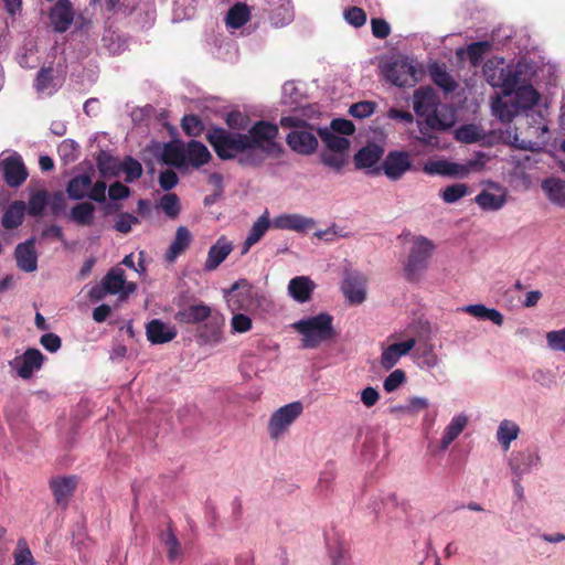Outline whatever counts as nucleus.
Listing matches in <instances>:
<instances>
[{
    "instance_id": "obj_1",
    "label": "nucleus",
    "mask_w": 565,
    "mask_h": 565,
    "mask_svg": "<svg viewBox=\"0 0 565 565\" xmlns=\"http://www.w3.org/2000/svg\"><path fill=\"white\" fill-rule=\"evenodd\" d=\"M278 134L279 128L276 124L267 120L256 121L246 134L249 153L239 157L238 163L243 167L259 168L267 157L279 156L282 148L276 141Z\"/></svg>"
},
{
    "instance_id": "obj_2",
    "label": "nucleus",
    "mask_w": 565,
    "mask_h": 565,
    "mask_svg": "<svg viewBox=\"0 0 565 565\" xmlns=\"http://www.w3.org/2000/svg\"><path fill=\"white\" fill-rule=\"evenodd\" d=\"M291 328L301 335V348L303 349H317L337 335L333 317L327 312L302 318L294 322Z\"/></svg>"
},
{
    "instance_id": "obj_3",
    "label": "nucleus",
    "mask_w": 565,
    "mask_h": 565,
    "mask_svg": "<svg viewBox=\"0 0 565 565\" xmlns=\"http://www.w3.org/2000/svg\"><path fill=\"white\" fill-rule=\"evenodd\" d=\"M206 141L221 160H233L238 156H247L248 139L246 134L225 129L220 126H211L205 134Z\"/></svg>"
},
{
    "instance_id": "obj_4",
    "label": "nucleus",
    "mask_w": 565,
    "mask_h": 565,
    "mask_svg": "<svg viewBox=\"0 0 565 565\" xmlns=\"http://www.w3.org/2000/svg\"><path fill=\"white\" fill-rule=\"evenodd\" d=\"M224 297L232 312L256 313L266 310L270 305L267 297L246 279H241L234 282L228 290H224Z\"/></svg>"
},
{
    "instance_id": "obj_5",
    "label": "nucleus",
    "mask_w": 565,
    "mask_h": 565,
    "mask_svg": "<svg viewBox=\"0 0 565 565\" xmlns=\"http://www.w3.org/2000/svg\"><path fill=\"white\" fill-rule=\"evenodd\" d=\"M439 98L435 90L429 87H419L413 95V108L417 116L425 117V120L431 129L446 131L454 125L451 115L438 111Z\"/></svg>"
},
{
    "instance_id": "obj_6",
    "label": "nucleus",
    "mask_w": 565,
    "mask_h": 565,
    "mask_svg": "<svg viewBox=\"0 0 565 565\" xmlns=\"http://www.w3.org/2000/svg\"><path fill=\"white\" fill-rule=\"evenodd\" d=\"M524 113L525 127L518 128L520 135L515 136V142L520 149L536 151L546 142L548 128L541 111L530 109Z\"/></svg>"
},
{
    "instance_id": "obj_7",
    "label": "nucleus",
    "mask_w": 565,
    "mask_h": 565,
    "mask_svg": "<svg viewBox=\"0 0 565 565\" xmlns=\"http://www.w3.org/2000/svg\"><path fill=\"white\" fill-rule=\"evenodd\" d=\"M303 405L296 401L275 411L268 422V434L271 439H280L292 423L302 414Z\"/></svg>"
},
{
    "instance_id": "obj_8",
    "label": "nucleus",
    "mask_w": 565,
    "mask_h": 565,
    "mask_svg": "<svg viewBox=\"0 0 565 565\" xmlns=\"http://www.w3.org/2000/svg\"><path fill=\"white\" fill-rule=\"evenodd\" d=\"M387 82L397 87L414 86L419 81V73L412 61L396 58L383 67Z\"/></svg>"
},
{
    "instance_id": "obj_9",
    "label": "nucleus",
    "mask_w": 565,
    "mask_h": 565,
    "mask_svg": "<svg viewBox=\"0 0 565 565\" xmlns=\"http://www.w3.org/2000/svg\"><path fill=\"white\" fill-rule=\"evenodd\" d=\"M508 465L512 477L523 478L525 475L537 470L542 465V459L537 451L526 448L512 451L509 456Z\"/></svg>"
},
{
    "instance_id": "obj_10",
    "label": "nucleus",
    "mask_w": 565,
    "mask_h": 565,
    "mask_svg": "<svg viewBox=\"0 0 565 565\" xmlns=\"http://www.w3.org/2000/svg\"><path fill=\"white\" fill-rule=\"evenodd\" d=\"M412 169L413 162L407 151H390L382 162L384 174L392 181L402 179V177Z\"/></svg>"
},
{
    "instance_id": "obj_11",
    "label": "nucleus",
    "mask_w": 565,
    "mask_h": 565,
    "mask_svg": "<svg viewBox=\"0 0 565 565\" xmlns=\"http://www.w3.org/2000/svg\"><path fill=\"white\" fill-rule=\"evenodd\" d=\"M74 15L75 11L71 0H56L47 13L50 24L57 33H64L71 28Z\"/></svg>"
},
{
    "instance_id": "obj_12",
    "label": "nucleus",
    "mask_w": 565,
    "mask_h": 565,
    "mask_svg": "<svg viewBox=\"0 0 565 565\" xmlns=\"http://www.w3.org/2000/svg\"><path fill=\"white\" fill-rule=\"evenodd\" d=\"M44 356L38 349H28L22 355L14 358L9 365L22 379H30L34 371L40 370Z\"/></svg>"
},
{
    "instance_id": "obj_13",
    "label": "nucleus",
    "mask_w": 565,
    "mask_h": 565,
    "mask_svg": "<svg viewBox=\"0 0 565 565\" xmlns=\"http://www.w3.org/2000/svg\"><path fill=\"white\" fill-rule=\"evenodd\" d=\"M430 257L429 249H411L403 266L405 278L409 281L420 279L428 267Z\"/></svg>"
},
{
    "instance_id": "obj_14",
    "label": "nucleus",
    "mask_w": 565,
    "mask_h": 565,
    "mask_svg": "<svg viewBox=\"0 0 565 565\" xmlns=\"http://www.w3.org/2000/svg\"><path fill=\"white\" fill-rule=\"evenodd\" d=\"M286 142L291 150L300 154H311L318 147L317 137L307 127L289 132L286 137Z\"/></svg>"
},
{
    "instance_id": "obj_15",
    "label": "nucleus",
    "mask_w": 565,
    "mask_h": 565,
    "mask_svg": "<svg viewBox=\"0 0 565 565\" xmlns=\"http://www.w3.org/2000/svg\"><path fill=\"white\" fill-rule=\"evenodd\" d=\"M3 179L11 188L20 186L28 178V171L19 154L9 156L2 161Z\"/></svg>"
},
{
    "instance_id": "obj_16",
    "label": "nucleus",
    "mask_w": 565,
    "mask_h": 565,
    "mask_svg": "<svg viewBox=\"0 0 565 565\" xmlns=\"http://www.w3.org/2000/svg\"><path fill=\"white\" fill-rule=\"evenodd\" d=\"M224 319L220 316H211L198 329V339L201 344L217 345L224 340L223 335Z\"/></svg>"
},
{
    "instance_id": "obj_17",
    "label": "nucleus",
    "mask_w": 565,
    "mask_h": 565,
    "mask_svg": "<svg viewBox=\"0 0 565 565\" xmlns=\"http://www.w3.org/2000/svg\"><path fill=\"white\" fill-rule=\"evenodd\" d=\"M49 484L56 504L65 508L76 489L77 479L74 476L55 477Z\"/></svg>"
},
{
    "instance_id": "obj_18",
    "label": "nucleus",
    "mask_w": 565,
    "mask_h": 565,
    "mask_svg": "<svg viewBox=\"0 0 565 565\" xmlns=\"http://www.w3.org/2000/svg\"><path fill=\"white\" fill-rule=\"evenodd\" d=\"M106 291L109 295H119L121 299L135 291L136 285L134 282H126L125 273L121 268L116 267L110 269L103 278Z\"/></svg>"
},
{
    "instance_id": "obj_19",
    "label": "nucleus",
    "mask_w": 565,
    "mask_h": 565,
    "mask_svg": "<svg viewBox=\"0 0 565 565\" xmlns=\"http://www.w3.org/2000/svg\"><path fill=\"white\" fill-rule=\"evenodd\" d=\"M330 565H352L350 544L339 535H332L327 541Z\"/></svg>"
},
{
    "instance_id": "obj_20",
    "label": "nucleus",
    "mask_w": 565,
    "mask_h": 565,
    "mask_svg": "<svg viewBox=\"0 0 565 565\" xmlns=\"http://www.w3.org/2000/svg\"><path fill=\"white\" fill-rule=\"evenodd\" d=\"M178 334L177 328L160 319H152L146 326V335L152 344H163L172 341Z\"/></svg>"
},
{
    "instance_id": "obj_21",
    "label": "nucleus",
    "mask_w": 565,
    "mask_h": 565,
    "mask_svg": "<svg viewBox=\"0 0 565 565\" xmlns=\"http://www.w3.org/2000/svg\"><path fill=\"white\" fill-rule=\"evenodd\" d=\"M416 340L411 338L404 342L393 343L385 348L381 354V365L384 370L393 369L402 356H405L414 349Z\"/></svg>"
},
{
    "instance_id": "obj_22",
    "label": "nucleus",
    "mask_w": 565,
    "mask_h": 565,
    "mask_svg": "<svg viewBox=\"0 0 565 565\" xmlns=\"http://www.w3.org/2000/svg\"><path fill=\"white\" fill-rule=\"evenodd\" d=\"M342 291L351 303H361L365 300V280L358 273H348L343 279Z\"/></svg>"
},
{
    "instance_id": "obj_23",
    "label": "nucleus",
    "mask_w": 565,
    "mask_h": 565,
    "mask_svg": "<svg viewBox=\"0 0 565 565\" xmlns=\"http://www.w3.org/2000/svg\"><path fill=\"white\" fill-rule=\"evenodd\" d=\"M423 171L430 175L466 177L469 169L460 163L449 162L447 160H435L425 163Z\"/></svg>"
},
{
    "instance_id": "obj_24",
    "label": "nucleus",
    "mask_w": 565,
    "mask_h": 565,
    "mask_svg": "<svg viewBox=\"0 0 565 565\" xmlns=\"http://www.w3.org/2000/svg\"><path fill=\"white\" fill-rule=\"evenodd\" d=\"M212 160V154L207 147L198 140H190L185 145V162L199 169Z\"/></svg>"
},
{
    "instance_id": "obj_25",
    "label": "nucleus",
    "mask_w": 565,
    "mask_h": 565,
    "mask_svg": "<svg viewBox=\"0 0 565 565\" xmlns=\"http://www.w3.org/2000/svg\"><path fill=\"white\" fill-rule=\"evenodd\" d=\"M468 420L469 418L465 414H458L451 418L449 424L445 427L440 439L439 448L441 451L447 450L452 441L458 438L468 425Z\"/></svg>"
},
{
    "instance_id": "obj_26",
    "label": "nucleus",
    "mask_w": 565,
    "mask_h": 565,
    "mask_svg": "<svg viewBox=\"0 0 565 565\" xmlns=\"http://www.w3.org/2000/svg\"><path fill=\"white\" fill-rule=\"evenodd\" d=\"M428 72L435 85L440 87L445 93H452L457 88V82L447 72L446 65L434 62L429 65Z\"/></svg>"
},
{
    "instance_id": "obj_27",
    "label": "nucleus",
    "mask_w": 565,
    "mask_h": 565,
    "mask_svg": "<svg viewBox=\"0 0 565 565\" xmlns=\"http://www.w3.org/2000/svg\"><path fill=\"white\" fill-rule=\"evenodd\" d=\"M211 316V308L200 303L179 310L174 318L181 323H200L206 321Z\"/></svg>"
},
{
    "instance_id": "obj_28",
    "label": "nucleus",
    "mask_w": 565,
    "mask_h": 565,
    "mask_svg": "<svg viewBox=\"0 0 565 565\" xmlns=\"http://www.w3.org/2000/svg\"><path fill=\"white\" fill-rule=\"evenodd\" d=\"M26 204L23 201L17 200L9 204L4 211L1 224L6 230H14L19 227L25 215Z\"/></svg>"
},
{
    "instance_id": "obj_29",
    "label": "nucleus",
    "mask_w": 565,
    "mask_h": 565,
    "mask_svg": "<svg viewBox=\"0 0 565 565\" xmlns=\"http://www.w3.org/2000/svg\"><path fill=\"white\" fill-rule=\"evenodd\" d=\"M519 435V425L511 419H503L500 422L498 426L495 438L501 448L504 451H508L511 447L512 441L518 439Z\"/></svg>"
},
{
    "instance_id": "obj_30",
    "label": "nucleus",
    "mask_w": 565,
    "mask_h": 565,
    "mask_svg": "<svg viewBox=\"0 0 565 565\" xmlns=\"http://www.w3.org/2000/svg\"><path fill=\"white\" fill-rule=\"evenodd\" d=\"M315 288L313 282L305 276L292 278L288 285L289 295L298 302H306Z\"/></svg>"
},
{
    "instance_id": "obj_31",
    "label": "nucleus",
    "mask_w": 565,
    "mask_h": 565,
    "mask_svg": "<svg viewBox=\"0 0 565 565\" xmlns=\"http://www.w3.org/2000/svg\"><path fill=\"white\" fill-rule=\"evenodd\" d=\"M276 225L280 228L292 230L297 232H307L315 227V221L298 214L280 216L276 220Z\"/></svg>"
},
{
    "instance_id": "obj_32",
    "label": "nucleus",
    "mask_w": 565,
    "mask_h": 565,
    "mask_svg": "<svg viewBox=\"0 0 565 565\" xmlns=\"http://www.w3.org/2000/svg\"><path fill=\"white\" fill-rule=\"evenodd\" d=\"M96 164L102 177H117L121 172L120 161L105 150L96 156Z\"/></svg>"
},
{
    "instance_id": "obj_33",
    "label": "nucleus",
    "mask_w": 565,
    "mask_h": 565,
    "mask_svg": "<svg viewBox=\"0 0 565 565\" xmlns=\"http://www.w3.org/2000/svg\"><path fill=\"white\" fill-rule=\"evenodd\" d=\"M161 160L168 166L182 168L185 166V147L168 142L163 146Z\"/></svg>"
},
{
    "instance_id": "obj_34",
    "label": "nucleus",
    "mask_w": 565,
    "mask_h": 565,
    "mask_svg": "<svg viewBox=\"0 0 565 565\" xmlns=\"http://www.w3.org/2000/svg\"><path fill=\"white\" fill-rule=\"evenodd\" d=\"M92 186L90 175L84 173L72 178L66 186L68 196L73 200H82L87 196Z\"/></svg>"
},
{
    "instance_id": "obj_35",
    "label": "nucleus",
    "mask_w": 565,
    "mask_h": 565,
    "mask_svg": "<svg viewBox=\"0 0 565 565\" xmlns=\"http://www.w3.org/2000/svg\"><path fill=\"white\" fill-rule=\"evenodd\" d=\"M462 310L477 319L489 320L497 326H502L503 323V316L499 310L488 308L481 303L468 305Z\"/></svg>"
},
{
    "instance_id": "obj_36",
    "label": "nucleus",
    "mask_w": 565,
    "mask_h": 565,
    "mask_svg": "<svg viewBox=\"0 0 565 565\" xmlns=\"http://www.w3.org/2000/svg\"><path fill=\"white\" fill-rule=\"evenodd\" d=\"M542 189L553 203L565 206V181L550 178L542 182Z\"/></svg>"
},
{
    "instance_id": "obj_37",
    "label": "nucleus",
    "mask_w": 565,
    "mask_h": 565,
    "mask_svg": "<svg viewBox=\"0 0 565 565\" xmlns=\"http://www.w3.org/2000/svg\"><path fill=\"white\" fill-rule=\"evenodd\" d=\"M516 104L524 111L533 109L540 100V94L532 85H522L515 90Z\"/></svg>"
},
{
    "instance_id": "obj_38",
    "label": "nucleus",
    "mask_w": 565,
    "mask_h": 565,
    "mask_svg": "<svg viewBox=\"0 0 565 565\" xmlns=\"http://www.w3.org/2000/svg\"><path fill=\"white\" fill-rule=\"evenodd\" d=\"M382 149L374 147H363L354 156V163L358 169L371 168L381 158Z\"/></svg>"
},
{
    "instance_id": "obj_39",
    "label": "nucleus",
    "mask_w": 565,
    "mask_h": 565,
    "mask_svg": "<svg viewBox=\"0 0 565 565\" xmlns=\"http://www.w3.org/2000/svg\"><path fill=\"white\" fill-rule=\"evenodd\" d=\"M95 206L90 202L76 204L71 210V218L82 226H90L94 223Z\"/></svg>"
},
{
    "instance_id": "obj_40",
    "label": "nucleus",
    "mask_w": 565,
    "mask_h": 565,
    "mask_svg": "<svg viewBox=\"0 0 565 565\" xmlns=\"http://www.w3.org/2000/svg\"><path fill=\"white\" fill-rule=\"evenodd\" d=\"M249 18H250V12H249L247 4L239 2V3L234 4L228 10L227 15H226V23H227V25H230L234 29H239L248 22Z\"/></svg>"
},
{
    "instance_id": "obj_41",
    "label": "nucleus",
    "mask_w": 565,
    "mask_h": 565,
    "mask_svg": "<svg viewBox=\"0 0 565 565\" xmlns=\"http://www.w3.org/2000/svg\"><path fill=\"white\" fill-rule=\"evenodd\" d=\"M47 205L49 194L46 190H39L30 195L26 206L28 214L33 217L42 216Z\"/></svg>"
},
{
    "instance_id": "obj_42",
    "label": "nucleus",
    "mask_w": 565,
    "mask_h": 565,
    "mask_svg": "<svg viewBox=\"0 0 565 565\" xmlns=\"http://www.w3.org/2000/svg\"><path fill=\"white\" fill-rule=\"evenodd\" d=\"M161 540L167 548V557L169 562H180L183 555L181 544L171 529H169L167 533L162 534Z\"/></svg>"
},
{
    "instance_id": "obj_43",
    "label": "nucleus",
    "mask_w": 565,
    "mask_h": 565,
    "mask_svg": "<svg viewBox=\"0 0 565 565\" xmlns=\"http://www.w3.org/2000/svg\"><path fill=\"white\" fill-rule=\"evenodd\" d=\"M270 226V221L268 218L267 213L257 218V221L253 224L247 237L244 242V247H252L256 244L266 233V231Z\"/></svg>"
},
{
    "instance_id": "obj_44",
    "label": "nucleus",
    "mask_w": 565,
    "mask_h": 565,
    "mask_svg": "<svg viewBox=\"0 0 565 565\" xmlns=\"http://www.w3.org/2000/svg\"><path fill=\"white\" fill-rule=\"evenodd\" d=\"M34 88L39 93H44L49 89H56L54 70L52 66H42L40 68L34 81Z\"/></svg>"
},
{
    "instance_id": "obj_45",
    "label": "nucleus",
    "mask_w": 565,
    "mask_h": 565,
    "mask_svg": "<svg viewBox=\"0 0 565 565\" xmlns=\"http://www.w3.org/2000/svg\"><path fill=\"white\" fill-rule=\"evenodd\" d=\"M15 260L18 267L23 271L32 273L38 268L35 249H15Z\"/></svg>"
},
{
    "instance_id": "obj_46",
    "label": "nucleus",
    "mask_w": 565,
    "mask_h": 565,
    "mask_svg": "<svg viewBox=\"0 0 565 565\" xmlns=\"http://www.w3.org/2000/svg\"><path fill=\"white\" fill-rule=\"evenodd\" d=\"M320 137L322 141L326 143L327 148L332 152L343 153L350 147V141L342 136H338L333 132L321 130Z\"/></svg>"
},
{
    "instance_id": "obj_47",
    "label": "nucleus",
    "mask_w": 565,
    "mask_h": 565,
    "mask_svg": "<svg viewBox=\"0 0 565 565\" xmlns=\"http://www.w3.org/2000/svg\"><path fill=\"white\" fill-rule=\"evenodd\" d=\"M491 43L488 41L473 42L467 47V55L472 66H479L484 55L490 51Z\"/></svg>"
},
{
    "instance_id": "obj_48",
    "label": "nucleus",
    "mask_w": 565,
    "mask_h": 565,
    "mask_svg": "<svg viewBox=\"0 0 565 565\" xmlns=\"http://www.w3.org/2000/svg\"><path fill=\"white\" fill-rule=\"evenodd\" d=\"M159 206L163 213L170 217L175 218L181 211L179 196L175 193H166L160 198Z\"/></svg>"
},
{
    "instance_id": "obj_49",
    "label": "nucleus",
    "mask_w": 565,
    "mask_h": 565,
    "mask_svg": "<svg viewBox=\"0 0 565 565\" xmlns=\"http://www.w3.org/2000/svg\"><path fill=\"white\" fill-rule=\"evenodd\" d=\"M476 202L483 210L497 211L503 206L504 199L491 192L482 191L476 196Z\"/></svg>"
},
{
    "instance_id": "obj_50",
    "label": "nucleus",
    "mask_w": 565,
    "mask_h": 565,
    "mask_svg": "<svg viewBox=\"0 0 565 565\" xmlns=\"http://www.w3.org/2000/svg\"><path fill=\"white\" fill-rule=\"evenodd\" d=\"M181 127L190 137H199L204 131V124L196 115H185L181 120Z\"/></svg>"
},
{
    "instance_id": "obj_51",
    "label": "nucleus",
    "mask_w": 565,
    "mask_h": 565,
    "mask_svg": "<svg viewBox=\"0 0 565 565\" xmlns=\"http://www.w3.org/2000/svg\"><path fill=\"white\" fill-rule=\"evenodd\" d=\"M121 163V171L125 172V181L128 183L139 179L142 174L141 163L132 157H126Z\"/></svg>"
},
{
    "instance_id": "obj_52",
    "label": "nucleus",
    "mask_w": 565,
    "mask_h": 565,
    "mask_svg": "<svg viewBox=\"0 0 565 565\" xmlns=\"http://www.w3.org/2000/svg\"><path fill=\"white\" fill-rule=\"evenodd\" d=\"M500 79L505 93H511L519 88L520 75L510 68H501Z\"/></svg>"
},
{
    "instance_id": "obj_53",
    "label": "nucleus",
    "mask_w": 565,
    "mask_h": 565,
    "mask_svg": "<svg viewBox=\"0 0 565 565\" xmlns=\"http://www.w3.org/2000/svg\"><path fill=\"white\" fill-rule=\"evenodd\" d=\"M468 192V186L463 183H456L447 186L443 192V200L446 203H455L463 198Z\"/></svg>"
},
{
    "instance_id": "obj_54",
    "label": "nucleus",
    "mask_w": 565,
    "mask_h": 565,
    "mask_svg": "<svg viewBox=\"0 0 565 565\" xmlns=\"http://www.w3.org/2000/svg\"><path fill=\"white\" fill-rule=\"evenodd\" d=\"M252 319L239 311L234 312L231 319V328L234 333H245L252 329Z\"/></svg>"
},
{
    "instance_id": "obj_55",
    "label": "nucleus",
    "mask_w": 565,
    "mask_h": 565,
    "mask_svg": "<svg viewBox=\"0 0 565 565\" xmlns=\"http://www.w3.org/2000/svg\"><path fill=\"white\" fill-rule=\"evenodd\" d=\"M546 342L551 350L565 352V328L547 332Z\"/></svg>"
},
{
    "instance_id": "obj_56",
    "label": "nucleus",
    "mask_w": 565,
    "mask_h": 565,
    "mask_svg": "<svg viewBox=\"0 0 565 565\" xmlns=\"http://www.w3.org/2000/svg\"><path fill=\"white\" fill-rule=\"evenodd\" d=\"M405 372L401 369H397L390 373V375L384 380L383 387L385 392L392 393L396 391L403 383H405Z\"/></svg>"
},
{
    "instance_id": "obj_57",
    "label": "nucleus",
    "mask_w": 565,
    "mask_h": 565,
    "mask_svg": "<svg viewBox=\"0 0 565 565\" xmlns=\"http://www.w3.org/2000/svg\"><path fill=\"white\" fill-rule=\"evenodd\" d=\"M344 19L349 24L360 28L366 22V13L362 8L350 7L344 10Z\"/></svg>"
},
{
    "instance_id": "obj_58",
    "label": "nucleus",
    "mask_w": 565,
    "mask_h": 565,
    "mask_svg": "<svg viewBox=\"0 0 565 565\" xmlns=\"http://www.w3.org/2000/svg\"><path fill=\"white\" fill-rule=\"evenodd\" d=\"M376 104L373 102L364 100L351 105L349 113L355 118H366L375 110Z\"/></svg>"
},
{
    "instance_id": "obj_59",
    "label": "nucleus",
    "mask_w": 565,
    "mask_h": 565,
    "mask_svg": "<svg viewBox=\"0 0 565 565\" xmlns=\"http://www.w3.org/2000/svg\"><path fill=\"white\" fill-rule=\"evenodd\" d=\"M456 138L466 143H472L480 139V132L475 125H463L456 131Z\"/></svg>"
},
{
    "instance_id": "obj_60",
    "label": "nucleus",
    "mask_w": 565,
    "mask_h": 565,
    "mask_svg": "<svg viewBox=\"0 0 565 565\" xmlns=\"http://www.w3.org/2000/svg\"><path fill=\"white\" fill-rule=\"evenodd\" d=\"M232 249H209V255L204 265L206 270H214L228 256Z\"/></svg>"
},
{
    "instance_id": "obj_61",
    "label": "nucleus",
    "mask_w": 565,
    "mask_h": 565,
    "mask_svg": "<svg viewBox=\"0 0 565 565\" xmlns=\"http://www.w3.org/2000/svg\"><path fill=\"white\" fill-rule=\"evenodd\" d=\"M419 136L417 140L424 146H436L438 138L431 134V127L427 125L426 120L418 122Z\"/></svg>"
},
{
    "instance_id": "obj_62",
    "label": "nucleus",
    "mask_w": 565,
    "mask_h": 565,
    "mask_svg": "<svg viewBox=\"0 0 565 565\" xmlns=\"http://www.w3.org/2000/svg\"><path fill=\"white\" fill-rule=\"evenodd\" d=\"M139 220L129 213H121L118 215L117 221L115 223V228L124 234L130 232L132 225L138 224Z\"/></svg>"
},
{
    "instance_id": "obj_63",
    "label": "nucleus",
    "mask_w": 565,
    "mask_h": 565,
    "mask_svg": "<svg viewBox=\"0 0 565 565\" xmlns=\"http://www.w3.org/2000/svg\"><path fill=\"white\" fill-rule=\"evenodd\" d=\"M40 343L46 351L55 353L61 349L62 340L57 334L49 332L42 334Z\"/></svg>"
},
{
    "instance_id": "obj_64",
    "label": "nucleus",
    "mask_w": 565,
    "mask_h": 565,
    "mask_svg": "<svg viewBox=\"0 0 565 565\" xmlns=\"http://www.w3.org/2000/svg\"><path fill=\"white\" fill-rule=\"evenodd\" d=\"M179 183V177L175 171L167 169L159 175L160 188L164 191H170Z\"/></svg>"
}]
</instances>
